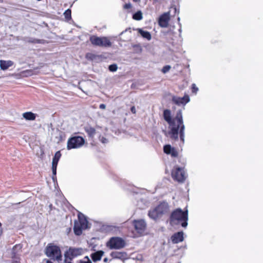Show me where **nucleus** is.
Here are the masks:
<instances>
[{"label": "nucleus", "mask_w": 263, "mask_h": 263, "mask_svg": "<svg viewBox=\"0 0 263 263\" xmlns=\"http://www.w3.org/2000/svg\"><path fill=\"white\" fill-rule=\"evenodd\" d=\"M164 120L169 125L168 134L170 138L174 140H177L179 135L182 144L184 143L185 126L183 123L182 113L181 109L178 110L174 118H172L170 110L164 109L163 113Z\"/></svg>", "instance_id": "f257e3e1"}, {"label": "nucleus", "mask_w": 263, "mask_h": 263, "mask_svg": "<svg viewBox=\"0 0 263 263\" xmlns=\"http://www.w3.org/2000/svg\"><path fill=\"white\" fill-rule=\"evenodd\" d=\"M170 219L171 222L181 223L182 227L185 228L187 225V210L183 211L180 208L175 209L172 212Z\"/></svg>", "instance_id": "f03ea898"}, {"label": "nucleus", "mask_w": 263, "mask_h": 263, "mask_svg": "<svg viewBox=\"0 0 263 263\" xmlns=\"http://www.w3.org/2000/svg\"><path fill=\"white\" fill-rule=\"evenodd\" d=\"M170 210L169 205L167 202L162 201L154 209L148 212V216L154 219L157 220L162 217L163 215L168 213Z\"/></svg>", "instance_id": "7ed1b4c3"}, {"label": "nucleus", "mask_w": 263, "mask_h": 263, "mask_svg": "<svg viewBox=\"0 0 263 263\" xmlns=\"http://www.w3.org/2000/svg\"><path fill=\"white\" fill-rule=\"evenodd\" d=\"M78 220L74 221L73 231L76 235L82 234L83 230L87 228L88 221L82 214H78Z\"/></svg>", "instance_id": "20e7f679"}, {"label": "nucleus", "mask_w": 263, "mask_h": 263, "mask_svg": "<svg viewBox=\"0 0 263 263\" xmlns=\"http://www.w3.org/2000/svg\"><path fill=\"white\" fill-rule=\"evenodd\" d=\"M89 41L93 46H96L109 47L111 46V41L106 36L99 37L93 35L90 36Z\"/></svg>", "instance_id": "39448f33"}, {"label": "nucleus", "mask_w": 263, "mask_h": 263, "mask_svg": "<svg viewBox=\"0 0 263 263\" xmlns=\"http://www.w3.org/2000/svg\"><path fill=\"white\" fill-rule=\"evenodd\" d=\"M46 255L53 259H56L57 260L61 259V252L60 248L52 243H49L45 249Z\"/></svg>", "instance_id": "423d86ee"}, {"label": "nucleus", "mask_w": 263, "mask_h": 263, "mask_svg": "<svg viewBox=\"0 0 263 263\" xmlns=\"http://www.w3.org/2000/svg\"><path fill=\"white\" fill-rule=\"evenodd\" d=\"M85 143V139L81 136H77L69 138L67 143V149L78 148L82 147Z\"/></svg>", "instance_id": "0eeeda50"}, {"label": "nucleus", "mask_w": 263, "mask_h": 263, "mask_svg": "<svg viewBox=\"0 0 263 263\" xmlns=\"http://www.w3.org/2000/svg\"><path fill=\"white\" fill-rule=\"evenodd\" d=\"M172 177L174 180L178 182H183L186 178V173L184 167L174 166L171 172Z\"/></svg>", "instance_id": "6e6552de"}, {"label": "nucleus", "mask_w": 263, "mask_h": 263, "mask_svg": "<svg viewBox=\"0 0 263 263\" xmlns=\"http://www.w3.org/2000/svg\"><path fill=\"white\" fill-rule=\"evenodd\" d=\"M125 240L119 237H112L106 242V246L110 249H120L125 246Z\"/></svg>", "instance_id": "1a4fd4ad"}, {"label": "nucleus", "mask_w": 263, "mask_h": 263, "mask_svg": "<svg viewBox=\"0 0 263 263\" xmlns=\"http://www.w3.org/2000/svg\"><path fill=\"white\" fill-rule=\"evenodd\" d=\"M82 254L81 249L70 248L65 254V263H71V261Z\"/></svg>", "instance_id": "9d476101"}, {"label": "nucleus", "mask_w": 263, "mask_h": 263, "mask_svg": "<svg viewBox=\"0 0 263 263\" xmlns=\"http://www.w3.org/2000/svg\"><path fill=\"white\" fill-rule=\"evenodd\" d=\"M133 224L135 230L139 234L143 233L146 229V223L142 219L134 220Z\"/></svg>", "instance_id": "9b49d317"}, {"label": "nucleus", "mask_w": 263, "mask_h": 263, "mask_svg": "<svg viewBox=\"0 0 263 263\" xmlns=\"http://www.w3.org/2000/svg\"><path fill=\"white\" fill-rule=\"evenodd\" d=\"M62 154L60 151H57L52 159V179H54V177H56L57 174V168L58 164V162L61 157Z\"/></svg>", "instance_id": "f8f14e48"}, {"label": "nucleus", "mask_w": 263, "mask_h": 263, "mask_svg": "<svg viewBox=\"0 0 263 263\" xmlns=\"http://www.w3.org/2000/svg\"><path fill=\"white\" fill-rule=\"evenodd\" d=\"M190 101V97L188 95H184L183 97H179L177 96H173L172 97V102L178 106L181 105H185Z\"/></svg>", "instance_id": "ddd939ff"}, {"label": "nucleus", "mask_w": 263, "mask_h": 263, "mask_svg": "<svg viewBox=\"0 0 263 263\" xmlns=\"http://www.w3.org/2000/svg\"><path fill=\"white\" fill-rule=\"evenodd\" d=\"M170 20V17L169 12L164 13L161 15L159 18V25L163 28L167 27L168 26Z\"/></svg>", "instance_id": "4468645a"}, {"label": "nucleus", "mask_w": 263, "mask_h": 263, "mask_svg": "<svg viewBox=\"0 0 263 263\" xmlns=\"http://www.w3.org/2000/svg\"><path fill=\"white\" fill-rule=\"evenodd\" d=\"M163 152L167 155H171L172 157L176 158L178 156V152L176 148L172 147L170 144L165 145L163 146Z\"/></svg>", "instance_id": "2eb2a0df"}, {"label": "nucleus", "mask_w": 263, "mask_h": 263, "mask_svg": "<svg viewBox=\"0 0 263 263\" xmlns=\"http://www.w3.org/2000/svg\"><path fill=\"white\" fill-rule=\"evenodd\" d=\"M172 242L173 243H178L182 242L184 240L183 232H178L175 233L171 237Z\"/></svg>", "instance_id": "dca6fc26"}, {"label": "nucleus", "mask_w": 263, "mask_h": 263, "mask_svg": "<svg viewBox=\"0 0 263 263\" xmlns=\"http://www.w3.org/2000/svg\"><path fill=\"white\" fill-rule=\"evenodd\" d=\"M110 256L113 259H124L126 257V253L124 252L114 251L110 253Z\"/></svg>", "instance_id": "f3484780"}, {"label": "nucleus", "mask_w": 263, "mask_h": 263, "mask_svg": "<svg viewBox=\"0 0 263 263\" xmlns=\"http://www.w3.org/2000/svg\"><path fill=\"white\" fill-rule=\"evenodd\" d=\"M85 132L87 133L89 138H93L96 134V129L89 125H87L84 127Z\"/></svg>", "instance_id": "a211bd4d"}, {"label": "nucleus", "mask_w": 263, "mask_h": 263, "mask_svg": "<svg viewBox=\"0 0 263 263\" xmlns=\"http://www.w3.org/2000/svg\"><path fill=\"white\" fill-rule=\"evenodd\" d=\"M104 252L102 250L98 251L91 254L90 257L94 262L100 261L104 255Z\"/></svg>", "instance_id": "6ab92c4d"}, {"label": "nucleus", "mask_w": 263, "mask_h": 263, "mask_svg": "<svg viewBox=\"0 0 263 263\" xmlns=\"http://www.w3.org/2000/svg\"><path fill=\"white\" fill-rule=\"evenodd\" d=\"M138 32L144 39L149 41L152 39V35L149 32L143 30L142 29H137Z\"/></svg>", "instance_id": "aec40b11"}, {"label": "nucleus", "mask_w": 263, "mask_h": 263, "mask_svg": "<svg viewBox=\"0 0 263 263\" xmlns=\"http://www.w3.org/2000/svg\"><path fill=\"white\" fill-rule=\"evenodd\" d=\"M13 64V62L11 61H0V68L2 70H5L9 67L11 66Z\"/></svg>", "instance_id": "412c9836"}, {"label": "nucleus", "mask_w": 263, "mask_h": 263, "mask_svg": "<svg viewBox=\"0 0 263 263\" xmlns=\"http://www.w3.org/2000/svg\"><path fill=\"white\" fill-rule=\"evenodd\" d=\"M23 117L26 120L33 121L35 119L36 115L32 112L27 111L23 114Z\"/></svg>", "instance_id": "4be33fe9"}, {"label": "nucleus", "mask_w": 263, "mask_h": 263, "mask_svg": "<svg viewBox=\"0 0 263 263\" xmlns=\"http://www.w3.org/2000/svg\"><path fill=\"white\" fill-rule=\"evenodd\" d=\"M27 42L29 43L32 44H44L45 43V41L44 40H40L31 37L28 38Z\"/></svg>", "instance_id": "5701e85b"}, {"label": "nucleus", "mask_w": 263, "mask_h": 263, "mask_svg": "<svg viewBox=\"0 0 263 263\" xmlns=\"http://www.w3.org/2000/svg\"><path fill=\"white\" fill-rule=\"evenodd\" d=\"M142 18V13L141 11H138L133 15V18L136 21L141 20Z\"/></svg>", "instance_id": "b1692460"}, {"label": "nucleus", "mask_w": 263, "mask_h": 263, "mask_svg": "<svg viewBox=\"0 0 263 263\" xmlns=\"http://www.w3.org/2000/svg\"><path fill=\"white\" fill-rule=\"evenodd\" d=\"M71 11L70 9H67L64 13L65 17L68 20L71 18Z\"/></svg>", "instance_id": "393cba45"}, {"label": "nucleus", "mask_w": 263, "mask_h": 263, "mask_svg": "<svg viewBox=\"0 0 263 263\" xmlns=\"http://www.w3.org/2000/svg\"><path fill=\"white\" fill-rule=\"evenodd\" d=\"M108 68L110 71L114 72L117 70L118 67L116 64H112L109 66Z\"/></svg>", "instance_id": "a878e982"}, {"label": "nucleus", "mask_w": 263, "mask_h": 263, "mask_svg": "<svg viewBox=\"0 0 263 263\" xmlns=\"http://www.w3.org/2000/svg\"><path fill=\"white\" fill-rule=\"evenodd\" d=\"M171 69V66L170 65H166L164 66L162 69V72L164 73L167 72Z\"/></svg>", "instance_id": "bb28decb"}, {"label": "nucleus", "mask_w": 263, "mask_h": 263, "mask_svg": "<svg viewBox=\"0 0 263 263\" xmlns=\"http://www.w3.org/2000/svg\"><path fill=\"white\" fill-rule=\"evenodd\" d=\"M198 90V88L196 87V85L195 84H193L192 85V92L196 93Z\"/></svg>", "instance_id": "cd10ccee"}, {"label": "nucleus", "mask_w": 263, "mask_h": 263, "mask_svg": "<svg viewBox=\"0 0 263 263\" xmlns=\"http://www.w3.org/2000/svg\"><path fill=\"white\" fill-rule=\"evenodd\" d=\"M132 8V5L130 3L125 4L124 5V8L125 9H129Z\"/></svg>", "instance_id": "c85d7f7f"}, {"label": "nucleus", "mask_w": 263, "mask_h": 263, "mask_svg": "<svg viewBox=\"0 0 263 263\" xmlns=\"http://www.w3.org/2000/svg\"><path fill=\"white\" fill-rule=\"evenodd\" d=\"M95 55L92 54V53H87L86 55V57L87 58V59H90L91 60L93 59V58H94Z\"/></svg>", "instance_id": "c756f323"}, {"label": "nucleus", "mask_w": 263, "mask_h": 263, "mask_svg": "<svg viewBox=\"0 0 263 263\" xmlns=\"http://www.w3.org/2000/svg\"><path fill=\"white\" fill-rule=\"evenodd\" d=\"M85 258H87V261L81 260L80 263H92L87 256L85 257Z\"/></svg>", "instance_id": "7c9ffc66"}, {"label": "nucleus", "mask_w": 263, "mask_h": 263, "mask_svg": "<svg viewBox=\"0 0 263 263\" xmlns=\"http://www.w3.org/2000/svg\"><path fill=\"white\" fill-rule=\"evenodd\" d=\"M130 111H132V112L134 114H135L136 113V108L134 106H132L131 108H130Z\"/></svg>", "instance_id": "2f4dec72"}, {"label": "nucleus", "mask_w": 263, "mask_h": 263, "mask_svg": "<svg viewBox=\"0 0 263 263\" xmlns=\"http://www.w3.org/2000/svg\"><path fill=\"white\" fill-rule=\"evenodd\" d=\"M99 108L101 109H104L106 108V105L104 104H101L99 106Z\"/></svg>", "instance_id": "473e14b6"}, {"label": "nucleus", "mask_w": 263, "mask_h": 263, "mask_svg": "<svg viewBox=\"0 0 263 263\" xmlns=\"http://www.w3.org/2000/svg\"><path fill=\"white\" fill-rule=\"evenodd\" d=\"M44 261H45V263H53L51 260L47 259H45Z\"/></svg>", "instance_id": "72a5a7b5"}, {"label": "nucleus", "mask_w": 263, "mask_h": 263, "mask_svg": "<svg viewBox=\"0 0 263 263\" xmlns=\"http://www.w3.org/2000/svg\"><path fill=\"white\" fill-rule=\"evenodd\" d=\"M107 260H108L107 258H105L104 259V260H103V261H104V262H107Z\"/></svg>", "instance_id": "f704fd0d"}, {"label": "nucleus", "mask_w": 263, "mask_h": 263, "mask_svg": "<svg viewBox=\"0 0 263 263\" xmlns=\"http://www.w3.org/2000/svg\"><path fill=\"white\" fill-rule=\"evenodd\" d=\"M140 0H133L134 2H139Z\"/></svg>", "instance_id": "c9c22d12"}]
</instances>
